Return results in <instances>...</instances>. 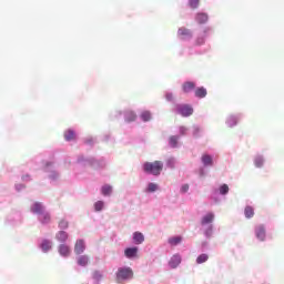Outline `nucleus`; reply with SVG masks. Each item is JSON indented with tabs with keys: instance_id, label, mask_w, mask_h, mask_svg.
<instances>
[{
	"instance_id": "obj_26",
	"label": "nucleus",
	"mask_w": 284,
	"mask_h": 284,
	"mask_svg": "<svg viewBox=\"0 0 284 284\" xmlns=\"http://www.w3.org/2000/svg\"><path fill=\"white\" fill-rule=\"evenodd\" d=\"M51 247H52V243L48 240H44L41 244V248L43 250V252L50 251Z\"/></svg>"
},
{
	"instance_id": "obj_39",
	"label": "nucleus",
	"mask_w": 284,
	"mask_h": 284,
	"mask_svg": "<svg viewBox=\"0 0 284 284\" xmlns=\"http://www.w3.org/2000/svg\"><path fill=\"white\" fill-rule=\"evenodd\" d=\"M189 190H190V185H189V184H184V185H182V187H181L182 194H185V192H187Z\"/></svg>"
},
{
	"instance_id": "obj_15",
	"label": "nucleus",
	"mask_w": 284,
	"mask_h": 284,
	"mask_svg": "<svg viewBox=\"0 0 284 284\" xmlns=\"http://www.w3.org/2000/svg\"><path fill=\"white\" fill-rule=\"evenodd\" d=\"M214 221V215L213 213H207L204 215L201 220V225H207Z\"/></svg>"
},
{
	"instance_id": "obj_13",
	"label": "nucleus",
	"mask_w": 284,
	"mask_h": 284,
	"mask_svg": "<svg viewBox=\"0 0 284 284\" xmlns=\"http://www.w3.org/2000/svg\"><path fill=\"white\" fill-rule=\"evenodd\" d=\"M195 97H197V99H205V97H207V89L200 87L195 90Z\"/></svg>"
},
{
	"instance_id": "obj_5",
	"label": "nucleus",
	"mask_w": 284,
	"mask_h": 284,
	"mask_svg": "<svg viewBox=\"0 0 284 284\" xmlns=\"http://www.w3.org/2000/svg\"><path fill=\"white\" fill-rule=\"evenodd\" d=\"M195 88H196V83L192 81H187L182 84V91L184 92V94H190V92H193Z\"/></svg>"
},
{
	"instance_id": "obj_40",
	"label": "nucleus",
	"mask_w": 284,
	"mask_h": 284,
	"mask_svg": "<svg viewBox=\"0 0 284 284\" xmlns=\"http://www.w3.org/2000/svg\"><path fill=\"white\" fill-rule=\"evenodd\" d=\"M165 99L169 101H174V95L172 93H166Z\"/></svg>"
},
{
	"instance_id": "obj_41",
	"label": "nucleus",
	"mask_w": 284,
	"mask_h": 284,
	"mask_svg": "<svg viewBox=\"0 0 284 284\" xmlns=\"http://www.w3.org/2000/svg\"><path fill=\"white\" fill-rule=\"evenodd\" d=\"M199 132H201V129L195 128L193 131L194 136H199Z\"/></svg>"
},
{
	"instance_id": "obj_43",
	"label": "nucleus",
	"mask_w": 284,
	"mask_h": 284,
	"mask_svg": "<svg viewBox=\"0 0 284 284\" xmlns=\"http://www.w3.org/2000/svg\"><path fill=\"white\" fill-rule=\"evenodd\" d=\"M207 30H209V29H205V30H204V34L207 32Z\"/></svg>"
},
{
	"instance_id": "obj_9",
	"label": "nucleus",
	"mask_w": 284,
	"mask_h": 284,
	"mask_svg": "<svg viewBox=\"0 0 284 284\" xmlns=\"http://www.w3.org/2000/svg\"><path fill=\"white\" fill-rule=\"evenodd\" d=\"M124 254H125L126 258H134V256H136V254H139V248L138 247L125 248Z\"/></svg>"
},
{
	"instance_id": "obj_27",
	"label": "nucleus",
	"mask_w": 284,
	"mask_h": 284,
	"mask_svg": "<svg viewBox=\"0 0 284 284\" xmlns=\"http://www.w3.org/2000/svg\"><path fill=\"white\" fill-rule=\"evenodd\" d=\"M202 163L203 165H212V158L207 154L202 155Z\"/></svg>"
},
{
	"instance_id": "obj_2",
	"label": "nucleus",
	"mask_w": 284,
	"mask_h": 284,
	"mask_svg": "<svg viewBox=\"0 0 284 284\" xmlns=\"http://www.w3.org/2000/svg\"><path fill=\"white\" fill-rule=\"evenodd\" d=\"M134 277V272L130 267H120L116 272V282L123 283V281H130Z\"/></svg>"
},
{
	"instance_id": "obj_14",
	"label": "nucleus",
	"mask_w": 284,
	"mask_h": 284,
	"mask_svg": "<svg viewBox=\"0 0 284 284\" xmlns=\"http://www.w3.org/2000/svg\"><path fill=\"white\" fill-rule=\"evenodd\" d=\"M207 13L200 12L195 16V21H197L200 24L207 23Z\"/></svg>"
},
{
	"instance_id": "obj_34",
	"label": "nucleus",
	"mask_w": 284,
	"mask_h": 284,
	"mask_svg": "<svg viewBox=\"0 0 284 284\" xmlns=\"http://www.w3.org/2000/svg\"><path fill=\"white\" fill-rule=\"evenodd\" d=\"M171 245H179V243H181V237H173L171 240H169Z\"/></svg>"
},
{
	"instance_id": "obj_28",
	"label": "nucleus",
	"mask_w": 284,
	"mask_h": 284,
	"mask_svg": "<svg viewBox=\"0 0 284 284\" xmlns=\"http://www.w3.org/2000/svg\"><path fill=\"white\" fill-rule=\"evenodd\" d=\"M201 3V0H189V6L192 10H196Z\"/></svg>"
},
{
	"instance_id": "obj_37",
	"label": "nucleus",
	"mask_w": 284,
	"mask_h": 284,
	"mask_svg": "<svg viewBox=\"0 0 284 284\" xmlns=\"http://www.w3.org/2000/svg\"><path fill=\"white\" fill-rule=\"evenodd\" d=\"M93 278H94L95 281H101V278H102L101 273L98 272V271H95V272L93 273Z\"/></svg>"
},
{
	"instance_id": "obj_16",
	"label": "nucleus",
	"mask_w": 284,
	"mask_h": 284,
	"mask_svg": "<svg viewBox=\"0 0 284 284\" xmlns=\"http://www.w3.org/2000/svg\"><path fill=\"white\" fill-rule=\"evenodd\" d=\"M39 221L45 225V224L50 223V221H52V217L50 216V213L42 212L39 217Z\"/></svg>"
},
{
	"instance_id": "obj_38",
	"label": "nucleus",
	"mask_w": 284,
	"mask_h": 284,
	"mask_svg": "<svg viewBox=\"0 0 284 284\" xmlns=\"http://www.w3.org/2000/svg\"><path fill=\"white\" fill-rule=\"evenodd\" d=\"M195 43L196 45H203V43H205V38H197Z\"/></svg>"
},
{
	"instance_id": "obj_36",
	"label": "nucleus",
	"mask_w": 284,
	"mask_h": 284,
	"mask_svg": "<svg viewBox=\"0 0 284 284\" xmlns=\"http://www.w3.org/2000/svg\"><path fill=\"white\" fill-rule=\"evenodd\" d=\"M180 134H181V136H185L187 134V128L180 126Z\"/></svg>"
},
{
	"instance_id": "obj_11",
	"label": "nucleus",
	"mask_w": 284,
	"mask_h": 284,
	"mask_svg": "<svg viewBox=\"0 0 284 284\" xmlns=\"http://www.w3.org/2000/svg\"><path fill=\"white\" fill-rule=\"evenodd\" d=\"M31 212L33 214H42L43 212V204L39 203V202H36L33 203V205L31 206Z\"/></svg>"
},
{
	"instance_id": "obj_42",
	"label": "nucleus",
	"mask_w": 284,
	"mask_h": 284,
	"mask_svg": "<svg viewBox=\"0 0 284 284\" xmlns=\"http://www.w3.org/2000/svg\"><path fill=\"white\" fill-rule=\"evenodd\" d=\"M212 234V227H210L207 231H206V236H211Z\"/></svg>"
},
{
	"instance_id": "obj_29",
	"label": "nucleus",
	"mask_w": 284,
	"mask_h": 284,
	"mask_svg": "<svg viewBox=\"0 0 284 284\" xmlns=\"http://www.w3.org/2000/svg\"><path fill=\"white\" fill-rule=\"evenodd\" d=\"M103 205H104L103 201L95 202L94 204L95 212H101V210H103Z\"/></svg>"
},
{
	"instance_id": "obj_25",
	"label": "nucleus",
	"mask_w": 284,
	"mask_h": 284,
	"mask_svg": "<svg viewBox=\"0 0 284 284\" xmlns=\"http://www.w3.org/2000/svg\"><path fill=\"white\" fill-rule=\"evenodd\" d=\"M210 258V256L207 254H201L197 256L196 258V263L197 265H201L203 263H206V261Z\"/></svg>"
},
{
	"instance_id": "obj_22",
	"label": "nucleus",
	"mask_w": 284,
	"mask_h": 284,
	"mask_svg": "<svg viewBox=\"0 0 284 284\" xmlns=\"http://www.w3.org/2000/svg\"><path fill=\"white\" fill-rule=\"evenodd\" d=\"M142 121L148 122L152 120V113L150 111H143L140 115Z\"/></svg>"
},
{
	"instance_id": "obj_8",
	"label": "nucleus",
	"mask_w": 284,
	"mask_h": 284,
	"mask_svg": "<svg viewBox=\"0 0 284 284\" xmlns=\"http://www.w3.org/2000/svg\"><path fill=\"white\" fill-rule=\"evenodd\" d=\"M256 239L260 241H265V227L260 225L255 229Z\"/></svg>"
},
{
	"instance_id": "obj_10",
	"label": "nucleus",
	"mask_w": 284,
	"mask_h": 284,
	"mask_svg": "<svg viewBox=\"0 0 284 284\" xmlns=\"http://www.w3.org/2000/svg\"><path fill=\"white\" fill-rule=\"evenodd\" d=\"M124 119L126 123H132V121H136V113L134 111H125Z\"/></svg>"
},
{
	"instance_id": "obj_21",
	"label": "nucleus",
	"mask_w": 284,
	"mask_h": 284,
	"mask_svg": "<svg viewBox=\"0 0 284 284\" xmlns=\"http://www.w3.org/2000/svg\"><path fill=\"white\" fill-rule=\"evenodd\" d=\"M57 239H58V241H60V243H65V241L68 239V233L65 231H60L57 234Z\"/></svg>"
},
{
	"instance_id": "obj_17",
	"label": "nucleus",
	"mask_w": 284,
	"mask_h": 284,
	"mask_svg": "<svg viewBox=\"0 0 284 284\" xmlns=\"http://www.w3.org/2000/svg\"><path fill=\"white\" fill-rule=\"evenodd\" d=\"M88 263H90V257H88V255H81L78 257V265L81 267H85Z\"/></svg>"
},
{
	"instance_id": "obj_23",
	"label": "nucleus",
	"mask_w": 284,
	"mask_h": 284,
	"mask_svg": "<svg viewBox=\"0 0 284 284\" xmlns=\"http://www.w3.org/2000/svg\"><path fill=\"white\" fill-rule=\"evenodd\" d=\"M169 144L171 145V148H176L179 145V136L171 135L169 138Z\"/></svg>"
},
{
	"instance_id": "obj_7",
	"label": "nucleus",
	"mask_w": 284,
	"mask_h": 284,
	"mask_svg": "<svg viewBox=\"0 0 284 284\" xmlns=\"http://www.w3.org/2000/svg\"><path fill=\"white\" fill-rule=\"evenodd\" d=\"M170 267L172 270H176L178 265H181V256L180 255H173L169 262Z\"/></svg>"
},
{
	"instance_id": "obj_3",
	"label": "nucleus",
	"mask_w": 284,
	"mask_h": 284,
	"mask_svg": "<svg viewBox=\"0 0 284 284\" xmlns=\"http://www.w3.org/2000/svg\"><path fill=\"white\" fill-rule=\"evenodd\" d=\"M178 112L182 116H192L194 109H192V106H190L187 104H182V105L178 106Z\"/></svg>"
},
{
	"instance_id": "obj_6",
	"label": "nucleus",
	"mask_w": 284,
	"mask_h": 284,
	"mask_svg": "<svg viewBox=\"0 0 284 284\" xmlns=\"http://www.w3.org/2000/svg\"><path fill=\"white\" fill-rule=\"evenodd\" d=\"M85 252V242L83 240H78L74 245L75 254H83Z\"/></svg>"
},
{
	"instance_id": "obj_33",
	"label": "nucleus",
	"mask_w": 284,
	"mask_h": 284,
	"mask_svg": "<svg viewBox=\"0 0 284 284\" xmlns=\"http://www.w3.org/2000/svg\"><path fill=\"white\" fill-rule=\"evenodd\" d=\"M68 221L65 220H61L60 223H59V229L60 230H68Z\"/></svg>"
},
{
	"instance_id": "obj_30",
	"label": "nucleus",
	"mask_w": 284,
	"mask_h": 284,
	"mask_svg": "<svg viewBox=\"0 0 284 284\" xmlns=\"http://www.w3.org/2000/svg\"><path fill=\"white\" fill-rule=\"evenodd\" d=\"M254 163H255L256 168H263V163H264L263 158H261V156L255 158Z\"/></svg>"
},
{
	"instance_id": "obj_31",
	"label": "nucleus",
	"mask_w": 284,
	"mask_h": 284,
	"mask_svg": "<svg viewBox=\"0 0 284 284\" xmlns=\"http://www.w3.org/2000/svg\"><path fill=\"white\" fill-rule=\"evenodd\" d=\"M156 190H159V185L154 183H149L148 192H156Z\"/></svg>"
},
{
	"instance_id": "obj_4",
	"label": "nucleus",
	"mask_w": 284,
	"mask_h": 284,
	"mask_svg": "<svg viewBox=\"0 0 284 284\" xmlns=\"http://www.w3.org/2000/svg\"><path fill=\"white\" fill-rule=\"evenodd\" d=\"M178 37H180V39H192V31L187 28H180L178 30Z\"/></svg>"
},
{
	"instance_id": "obj_19",
	"label": "nucleus",
	"mask_w": 284,
	"mask_h": 284,
	"mask_svg": "<svg viewBox=\"0 0 284 284\" xmlns=\"http://www.w3.org/2000/svg\"><path fill=\"white\" fill-rule=\"evenodd\" d=\"M64 139L65 141H74V139H77V133L69 129L64 132Z\"/></svg>"
},
{
	"instance_id": "obj_1",
	"label": "nucleus",
	"mask_w": 284,
	"mask_h": 284,
	"mask_svg": "<svg viewBox=\"0 0 284 284\" xmlns=\"http://www.w3.org/2000/svg\"><path fill=\"white\" fill-rule=\"evenodd\" d=\"M143 171L146 174H152L153 176H160L163 172V162L156 160L154 162H145L143 164Z\"/></svg>"
},
{
	"instance_id": "obj_18",
	"label": "nucleus",
	"mask_w": 284,
	"mask_h": 284,
	"mask_svg": "<svg viewBox=\"0 0 284 284\" xmlns=\"http://www.w3.org/2000/svg\"><path fill=\"white\" fill-rule=\"evenodd\" d=\"M59 253L61 256H70V246L62 244L59 246Z\"/></svg>"
},
{
	"instance_id": "obj_32",
	"label": "nucleus",
	"mask_w": 284,
	"mask_h": 284,
	"mask_svg": "<svg viewBox=\"0 0 284 284\" xmlns=\"http://www.w3.org/2000/svg\"><path fill=\"white\" fill-rule=\"evenodd\" d=\"M230 192V186H227V184H223L221 187H220V193L221 194H227Z\"/></svg>"
},
{
	"instance_id": "obj_20",
	"label": "nucleus",
	"mask_w": 284,
	"mask_h": 284,
	"mask_svg": "<svg viewBox=\"0 0 284 284\" xmlns=\"http://www.w3.org/2000/svg\"><path fill=\"white\" fill-rule=\"evenodd\" d=\"M101 192L103 196H110L112 194V186L109 184H105L102 186Z\"/></svg>"
},
{
	"instance_id": "obj_24",
	"label": "nucleus",
	"mask_w": 284,
	"mask_h": 284,
	"mask_svg": "<svg viewBox=\"0 0 284 284\" xmlns=\"http://www.w3.org/2000/svg\"><path fill=\"white\" fill-rule=\"evenodd\" d=\"M244 214L246 219H252L254 216V207L246 206L244 210Z\"/></svg>"
},
{
	"instance_id": "obj_12",
	"label": "nucleus",
	"mask_w": 284,
	"mask_h": 284,
	"mask_svg": "<svg viewBox=\"0 0 284 284\" xmlns=\"http://www.w3.org/2000/svg\"><path fill=\"white\" fill-rule=\"evenodd\" d=\"M133 241H134L135 245H141V243H143V241H145V236H143V233H141V232H135V233H133Z\"/></svg>"
},
{
	"instance_id": "obj_35",
	"label": "nucleus",
	"mask_w": 284,
	"mask_h": 284,
	"mask_svg": "<svg viewBox=\"0 0 284 284\" xmlns=\"http://www.w3.org/2000/svg\"><path fill=\"white\" fill-rule=\"evenodd\" d=\"M227 123L230 128H232V125H236V118L234 116L229 118Z\"/></svg>"
}]
</instances>
